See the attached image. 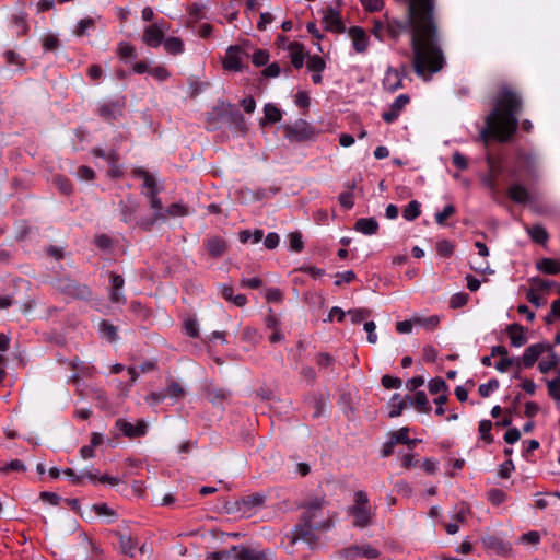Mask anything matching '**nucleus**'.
Segmentation results:
<instances>
[{
    "instance_id": "obj_52",
    "label": "nucleus",
    "mask_w": 560,
    "mask_h": 560,
    "mask_svg": "<svg viewBox=\"0 0 560 560\" xmlns=\"http://www.w3.org/2000/svg\"><path fill=\"white\" fill-rule=\"evenodd\" d=\"M290 247L294 252H301L303 249L302 235L299 232H293L289 235Z\"/></svg>"
},
{
    "instance_id": "obj_51",
    "label": "nucleus",
    "mask_w": 560,
    "mask_h": 560,
    "mask_svg": "<svg viewBox=\"0 0 560 560\" xmlns=\"http://www.w3.org/2000/svg\"><path fill=\"white\" fill-rule=\"evenodd\" d=\"M252 60H253V63L257 67L264 66L269 60V54L264 49H257L253 54Z\"/></svg>"
},
{
    "instance_id": "obj_35",
    "label": "nucleus",
    "mask_w": 560,
    "mask_h": 560,
    "mask_svg": "<svg viewBox=\"0 0 560 560\" xmlns=\"http://www.w3.org/2000/svg\"><path fill=\"white\" fill-rule=\"evenodd\" d=\"M264 237V233L261 230H255L250 232L249 230H244L240 233V241L242 243H247L252 241L254 244L259 243Z\"/></svg>"
},
{
    "instance_id": "obj_26",
    "label": "nucleus",
    "mask_w": 560,
    "mask_h": 560,
    "mask_svg": "<svg viewBox=\"0 0 560 560\" xmlns=\"http://www.w3.org/2000/svg\"><path fill=\"white\" fill-rule=\"evenodd\" d=\"M209 254L213 257L222 256L226 249V243L221 237H211L207 242Z\"/></svg>"
},
{
    "instance_id": "obj_2",
    "label": "nucleus",
    "mask_w": 560,
    "mask_h": 560,
    "mask_svg": "<svg viewBox=\"0 0 560 560\" xmlns=\"http://www.w3.org/2000/svg\"><path fill=\"white\" fill-rule=\"evenodd\" d=\"M522 109V97L509 85H502L498 92L492 112L486 117V127L480 138L487 142L489 137L500 142L508 141L518 126L517 114Z\"/></svg>"
},
{
    "instance_id": "obj_43",
    "label": "nucleus",
    "mask_w": 560,
    "mask_h": 560,
    "mask_svg": "<svg viewBox=\"0 0 560 560\" xmlns=\"http://www.w3.org/2000/svg\"><path fill=\"white\" fill-rule=\"evenodd\" d=\"M12 470L23 471L25 470V465L20 459H13L9 463H3L0 465V472L7 474Z\"/></svg>"
},
{
    "instance_id": "obj_57",
    "label": "nucleus",
    "mask_w": 560,
    "mask_h": 560,
    "mask_svg": "<svg viewBox=\"0 0 560 560\" xmlns=\"http://www.w3.org/2000/svg\"><path fill=\"white\" fill-rule=\"evenodd\" d=\"M514 468V464L511 459L505 460L499 467V476L502 478H509Z\"/></svg>"
},
{
    "instance_id": "obj_21",
    "label": "nucleus",
    "mask_w": 560,
    "mask_h": 560,
    "mask_svg": "<svg viewBox=\"0 0 560 560\" xmlns=\"http://www.w3.org/2000/svg\"><path fill=\"white\" fill-rule=\"evenodd\" d=\"M164 49L167 54L177 56L184 52L185 50V44L182 38L171 36L167 38H164L163 40Z\"/></svg>"
},
{
    "instance_id": "obj_50",
    "label": "nucleus",
    "mask_w": 560,
    "mask_h": 560,
    "mask_svg": "<svg viewBox=\"0 0 560 560\" xmlns=\"http://www.w3.org/2000/svg\"><path fill=\"white\" fill-rule=\"evenodd\" d=\"M547 386L549 395L553 399L560 400V377L548 381Z\"/></svg>"
},
{
    "instance_id": "obj_46",
    "label": "nucleus",
    "mask_w": 560,
    "mask_h": 560,
    "mask_svg": "<svg viewBox=\"0 0 560 560\" xmlns=\"http://www.w3.org/2000/svg\"><path fill=\"white\" fill-rule=\"evenodd\" d=\"M184 394H185V392L179 384H177L175 382H171L166 387L165 396H168L174 399H178V398L183 397Z\"/></svg>"
},
{
    "instance_id": "obj_27",
    "label": "nucleus",
    "mask_w": 560,
    "mask_h": 560,
    "mask_svg": "<svg viewBox=\"0 0 560 560\" xmlns=\"http://www.w3.org/2000/svg\"><path fill=\"white\" fill-rule=\"evenodd\" d=\"M537 268L547 275H557L560 272V261L551 258H544L537 262Z\"/></svg>"
},
{
    "instance_id": "obj_22",
    "label": "nucleus",
    "mask_w": 560,
    "mask_h": 560,
    "mask_svg": "<svg viewBox=\"0 0 560 560\" xmlns=\"http://www.w3.org/2000/svg\"><path fill=\"white\" fill-rule=\"evenodd\" d=\"M508 334L513 347H522L526 343L527 339L522 326L513 324L508 327Z\"/></svg>"
},
{
    "instance_id": "obj_38",
    "label": "nucleus",
    "mask_w": 560,
    "mask_h": 560,
    "mask_svg": "<svg viewBox=\"0 0 560 560\" xmlns=\"http://www.w3.org/2000/svg\"><path fill=\"white\" fill-rule=\"evenodd\" d=\"M265 117L269 122L280 121L282 114L278 107L272 104H266L264 107Z\"/></svg>"
},
{
    "instance_id": "obj_62",
    "label": "nucleus",
    "mask_w": 560,
    "mask_h": 560,
    "mask_svg": "<svg viewBox=\"0 0 560 560\" xmlns=\"http://www.w3.org/2000/svg\"><path fill=\"white\" fill-rule=\"evenodd\" d=\"M336 277L338 278L335 282L336 285H340L341 283H349L351 282L355 275L353 271L351 270H348V271H345V272H341V273H337Z\"/></svg>"
},
{
    "instance_id": "obj_7",
    "label": "nucleus",
    "mask_w": 560,
    "mask_h": 560,
    "mask_svg": "<svg viewBox=\"0 0 560 560\" xmlns=\"http://www.w3.org/2000/svg\"><path fill=\"white\" fill-rule=\"evenodd\" d=\"M56 288L70 298L86 300L91 296L88 285L78 283L69 278H60L56 281Z\"/></svg>"
},
{
    "instance_id": "obj_23",
    "label": "nucleus",
    "mask_w": 560,
    "mask_h": 560,
    "mask_svg": "<svg viewBox=\"0 0 560 560\" xmlns=\"http://www.w3.org/2000/svg\"><path fill=\"white\" fill-rule=\"evenodd\" d=\"M509 197L517 203H526L530 200V196L525 186L514 184L509 189Z\"/></svg>"
},
{
    "instance_id": "obj_5",
    "label": "nucleus",
    "mask_w": 560,
    "mask_h": 560,
    "mask_svg": "<svg viewBox=\"0 0 560 560\" xmlns=\"http://www.w3.org/2000/svg\"><path fill=\"white\" fill-rule=\"evenodd\" d=\"M347 512L352 516V525L354 527H368L371 524L374 514L369 504L368 493L362 490L354 492L353 503L348 508Z\"/></svg>"
},
{
    "instance_id": "obj_17",
    "label": "nucleus",
    "mask_w": 560,
    "mask_h": 560,
    "mask_svg": "<svg viewBox=\"0 0 560 560\" xmlns=\"http://www.w3.org/2000/svg\"><path fill=\"white\" fill-rule=\"evenodd\" d=\"M116 428L129 438L144 435L147 431V424L144 421H139L136 425H133L130 422L119 419L116 421Z\"/></svg>"
},
{
    "instance_id": "obj_63",
    "label": "nucleus",
    "mask_w": 560,
    "mask_h": 560,
    "mask_svg": "<svg viewBox=\"0 0 560 560\" xmlns=\"http://www.w3.org/2000/svg\"><path fill=\"white\" fill-rule=\"evenodd\" d=\"M266 300L268 302H281L282 301V292L277 288L268 289L266 292Z\"/></svg>"
},
{
    "instance_id": "obj_49",
    "label": "nucleus",
    "mask_w": 560,
    "mask_h": 560,
    "mask_svg": "<svg viewBox=\"0 0 560 560\" xmlns=\"http://www.w3.org/2000/svg\"><path fill=\"white\" fill-rule=\"evenodd\" d=\"M149 73L158 81H165L171 75L168 70L163 66H156L154 68H151L149 70Z\"/></svg>"
},
{
    "instance_id": "obj_13",
    "label": "nucleus",
    "mask_w": 560,
    "mask_h": 560,
    "mask_svg": "<svg viewBox=\"0 0 560 560\" xmlns=\"http://www.w3.org/2000/svg\"><path fill=\"white\" fill-rule=\"evenodd\" d=\"M348 35L352 42L353 49L358 54H363L369 47V36L362 27L353 26L348 31Z\"/></svg>"
},
{
    "instance_id": "obj_24",
    "label": "nucleus",
    "mask_w": 560,
    "mask_h": 560,
    "mask_svg": "<svg viewBox=\"0 0 560 560\" xmlns=\"http://www.w3.org/2000/svg\"><path fill=\"white\" fill-rule=\"evenodd\" d=\"M93 154L95 156L103 158V159H105L108 162V165H109V168H110L109 173H110L112 176L116 177V176L120 175L119 167L117 166L118 158H117V154L115 152H110V153L106 154L103 150L95 149L93 151Z\"/></svg>"
},
{
    "instance_id": "obj_20",
    "label": "nucleus",
    "mask_w": 560,
    "mask_h": 560,
    "mask_svg": "<svg viewBox=\"0 0 560 560\" xmlns=\"http://www.w3.org/2000/svg\"><path fill=\"white\" fill-rule=\"evenodd\" d=\"M354 230L364 235H374L378 230V222L374 218H361L355 222Z\"/></svg>"
},
{
    "instance_id": "obj_48",
    "label": "nucleus",
    "mask_w": 560,
    "mask_h": 560,
    "mask_svg": "<svg viewBox=\"0 0 560 560\" xmlns=\"http://www.w3.org/2000/svg\"><path fill=\"white\" fill-rule=\"evenodd\" d=\"M468 302V295L466 293L459 292L453 294L450 299V307L459 308L466 305Z\"/></svg>"
},
{
    "instance_id": "obj_47",
    "label": "nucleus",
    "mask_w": 560,
    "mask_h": 560,
    "mask_svg": "<svg viewBox=\"0 0 560 560\" xmlns=\"http://www.w3.org/2000/svg\"><path fill=\"white\" fill-rule=\"evenodd\" d=\"M399 442L406 443L409 445L415 443L413 441H410V439L408 438V429L407 428H401L393 434L392 444L399 443Z\"/></svg>"
},
{
    "instance_id": "obj_28",
    "label": "nucleus",
    "mask_w": 560,
    "mask_h": 560,
    "mask_svg": "<svg viewBox=\"0 0 560 560\" xmlns=\"http://www.w3.org/2000/svg\"><path fill=\"white\" fill-rule=\"evenodd\" d=\"M526 231H527L528 235L530 236V238L534 242L539 243V244H545L549 236L546 229L539 224L533 225V226H527Z\"/></svg>"
},
{
    "instance_id": "obj_4",
    "label": "nucleus",
    "mask_w": 560,
    "mask_h": 560,
    "mask_svg": "<svg viewBox=\"0 0 560 560\" xmlns=\"http://www.w3.org/2000/svg\"><path fill=\"white\" fill-rule=\"evenodd\" d=\"M135 176L142 179L141 192L147 198L153 214L150 218L142 219L140 225L145 230H150L158 221H164L165 214L163 212L162 200L159 197L161 191L156 180L152 175L142 168L133 171Z\"/></svg>"
},
{
    "instance_id": "obj_12",
    "label": "nucleus",
    "mask_w": 560,
    "mask_h": 560,
    "mask_svg": "<svg viewBox=\"0 0 560 560\" xmlns=\"http://www.w3.org/2000/svg\"><path fill=\"white\" fill-rule=\"evenodd\" d=\"M232 560H267L265 552L245 546L231 548Z\"/></svg>"
},
{
    "instance_id": "obj_6",
    "label": "nucleus",
    "mask_w": 560,
    "mask_h": 560,
    "mask_svg": "<svg viewBox=\"0 0 560 560\" xmlns=\"http://www.w3.org/2000/svg\"><path fill=\"white\" fill-rule=\"evenodd\" d=\"M249 44L230 46L226 49L225 57L222 60L223 68L228 71H241L243 68V57L247 56Z\"/></svg>"
},
{
    "instance_id": "obj_11",
    "label": "nucleus",
    "mask_w": 560,
    "mask_h": 560,
    "mask_svg": "<svg viewBox=\"0 0 560 560\" xmlns=\"http://www.w3.org/2000/svg\"><path fill=\"white\" fill-rule=\"evenodd\" d=\"M323 23L325 30L329 32L342 33L345 31L340 13L332 8L323 10Z\"/></svg>"
},
{
    "instance_id": "obj_40",
    "label": "nucleus",
    "mask_w": 560,
    "mask_h": 560,
    "mask_svg": "<svg viewBox=\"0 0 560 560\" xmlns=\"http://www.w3.org/2000/svg\"><path fill=\"white\" fill-rule=\"evenodd\" d=\"M119 546L124 553L133 556L132 550L136 547V544L131 536L128 535H120L119 537Z\"/></svg>"
},
{
    "instance_id": "obj_31",
    "label": "nucleus",
    "mask_w": 560,
    "mask_h": 560,
    "mask_svg": "<svg viewBox=\"0 0 560 560\" xmlns=\"http://www.w3.org/2000/svg\"><path fill=\"white\" fill-rule=\"evenodd\" d=\"M117 56L121 60L133 59L137 56L136 48L133 45H131L129 43L121 42L118 44V47H117Z\"/></svg>"
},
{
    "instance_id": "obj_10",
    "label": "nucleus",
    "mask_w": 560,
    "mask_h": 560,
    "mask_svg": "<svg viewBox=\"0 0 560 560\" xmlns=\"http://www.w3.org/2000/svg\"><path fill=\"white\" fill-rule=\"evenodd\" d=\"M315 136L313 128L305 121H301L295 126L285 127V137L293 142L310 140Z\"/></svg>"
},
{
    "instance_id": "obj_34",
    "label": "nucleus",
    "mask_w": 560,
    "mask_h": 560,
    "mask_svg": "<svg viewBox=\"0 0 560 560\" xmlns=\"http://www.w3.org/2000/svg\"><path fill=\"white\" fill-rule=\"evenodd\" d=\"M421 213L420 203L417 200L410 201L402 211V217L407 221H412Z\"/></svg>"
},
{
    "instance_id": "obj_41",
    "label": "nucleus",
    "mask_w": 560,
    "mask_h": 560,
    "mask_svg": "<svg viewBox=\"0 0 560 560\" xmlns=\"http://www.w3.org/2000/svg\"><path fill=\"white\" fill-rule=\"evenodd\" d=\"M392 409L389 411V417L395 418L401 415L402 409L407 406V401L399 399L398 395H394L392 398Z\"/></svg>"
},
{
    "instance_id": "obj_19",
    "label": "nucleus",
    "mask_w": 560,
    "mask_h": 560,
    "mask_svg": "<svg viewBox=\"0 0 560 560\" xmlns=\"http://www.w3.org/2000/svg\"><path fill=\"white\" fill-rule=\"evenodd\" d=\"M219 291L222 298L237 307H243L247 303V298L244 294H234L233 288L229 284H221Z\"/></svg>"
},
{
    "instance_id": "obj_42",
    "label": "nucleus",
    "mask_w": 560,
    "mask_h": 560,
    "mask_svg": "<svg viewBox=\"0 0 560 560\" xmlns=\"http://www.w3.org/2000/svg\"><path fill=\"white\" fill-rule=\"evenodd\" d=\"M371 315V311L366 308L350 310L348 316L351 318L353 324L361 323Z\"/></svg>"
},
{
    "instance_id": "obj_44",
    "label": "nucleus",
    "mask_w": 560,
    "mask_h": 560,
    "mask_svg": "<svg viewBox=\"0 0 560 560\" xmlns=\"http://www.w3.org/2000/svg\"><path fill=\"white\" fill-rule=\"evenodd\" d=\"M455 207L453 205H446L441 212L435 214V221L438 224L443 225L446 219L451 218L455 213Z\"/></svg>"
},
{
    "instance_id": "obj_15",
    "label": "nucleus",
    "mask_w": 560,
    "mask_h": 560,
    "mask_svg": "<svg viewBox=\"0 0 560 560\" xmlns=\"http://www.w3.org/2000/svg\"><path fill=\"white\" fill-rule=\"evenodd\" d=\"M546 350H549V345L547 343H535L526 348L524 351L521 363L524 368H530L535 364V362L538 360V358L546 352Z\"/></svg>"
},
{
    "instance_id": "obj_64",
    "label": "nucleus",
    "mask_w": 560,
    "mask_h": 560,
    "mask_svg": "<svg viewBox=\"0 0 560 560\" xmlns=\"http://www.w3.org/2000/svg\"><path fill=\"white\" fill-rule=\"evenodd\" d=\"M209 560H232L231 558V549L222 550L218 552H211L208 555Z\"/></svg>"
},
{
    "instance_id": "obj_14",
    "label": "nucleus",
    "mask_w": 560,
    "mask_h": 560,
    "mask_svg": "<svg viewBox=\"0 0 560 560\" xmlns=\"http://www.w3.org/2000/svg\"><path fill=\"white\" fill-rule=\"evenodd\" d=\"M264 503V497L260 494H252L246 499L236 502L237 511L243 517H250L256 508Z\"/></svg>"
},
{
    "instance_id": "obj_16",
    "label": "nucleus",
    "mask_w": 560,
    "mask_h": 560,
    "mask_svg": "<svg viewBox=\"0 0 560 560\" xmlns=\"http://www.w3.org/2000/svg\"><path fill=\"white\" fill-rule=\"evenodd\" d=\"M409 101L410 98L407 94H400L397 96L396 100L392 103L389 109L383 113V119L386 122H393L396 120Z\"/></svg>"
},
{
    "instance_id": "obj_60",
    "label": "nucleus",
    "mask_w": 560,
    "mask_h": 560,
    "mask_svg": "<svg viewBox=\"0 0 560 560\" xmlns=\"http://www.w3.org/2000/svg\"><path fill=\"white\" fill-rule=\"evenodd\" d=\"M521 540L524 544L537 545L540 541V534L535 530L528 532V533L522 535Z\"/></svg>"
},
{
    "instance_id": "obj_53",
    "label": "nucleus",
    "mask_w": 560,
    "mask_h": 560,
    "mask_svg": "<svg viewBox=\"0 0 560 560\" xmlns=\"http://www.w3.org/2000/svg\"><path fill=\"white\" fill-rule=\"evenodd\" d=\"M401 384H402V382L398 377H394L390 375H384L382 377V385L387 389L399 388L401 386Z\"/></svg>"
},
{
    "instance_id": "obj_29",
    "label": "nucleus",
    "mask_w": 560,
    "mask_h": 560,
    "mask_svg": "<svg viewBox=\"0 0 560 560\" xmlns=\"http://www.w3.org/2000/svg\"><path fill=\"white\" fill-rule=\"evenodd\" d=\"M410 402L420 412L428 413L431 410V406L424 392H417Z\"/></svg>"
},
{
    "instance_id": "obj_32",
    "label": "nucleus",
    "mask_w": 560,
    "mask_h": 560,
    "mask_svg": "<svg viewBox=\"0 0 560 560\" xmlns=\"http://www.w3.org/2000/svg\"><path fill=\"white\" fill-rule=\"evenodd\" d=\"M165 214V220L170 217H184L188 214V209L185 205L180 202H175L168 206L166 209H163Z\"/></svg>"
},
{
    "instance_id": "obj_36",
    "label": "nucleus",
    "mask_w": 560,
    "mask_h": 560,
    "mask_svg": "<svg viewBox=\"0 0 560 560\" xmlns=\"http://www.w3.org/2000/svg\"><path fill=\"white\" fill-rule=\"evenodd\" d=\"M491 428H492V423L490 420H481L480 423H479V428H478V431H479V434H480V438L487 443V444H490L493 442V438L491 435Z\"/></svg>"
},
{
    "instance_id": "obj_18",
    "label": "nucleus",
    "mask_w": 560,
    "mask_h": 560,
    "mask_svg": "<svg viewBox=\"0 0 560 560\" xmlns=\"http://www.w3.org/2000/svg\"><path fill=\"white\" fill-rule=\"evenodd\" d=\"M429 392L431 394H440L438 398L434 399V402L436 405H444L447 401V395L446 392L448 389L446 383L441 377H435L430 380L429 384Z\"/></svg>"
},
{
    "instance_id": "obj_59",
    "label": "nucleus",
    "mask_w": 560,
    "mask_h": 560,
    "mask_svg": "<svg viewBox=\"0 0 560 560\" xmlns=\"http://www.w3.org/2000/svg\"><path fill=\"white\" fill-rule=\"evenodd\" d=\"M375 329L376 325L374 322L371 320L364 324V330L368 332V341L371 343H375L377 341Z\"/></svg>"
},
{
    "instance_id": "obj_54",
    "label": "nucleus",
    "mask_w": 560,
    "mask_h": 560,
    "mask_svg": "<svg viewBox=\"0 0 560 560\" xmlns=\"http://www.w3.org/2000/svg\"><path fill=\"white\" fill-rule=\"evenodd\" d=\"M77 177L79 179H82V180H92L95 176V173L94 171L89 167V166H80L78 170H77Z\"/></svg>"
},
{
    "instance_id": "obj_3",
    "label": "nucleus",
    "mask_w": 560,
    "mask_h": 560,
    "mask_svg": "<svg viewBox=\"0 0 560 560\" xmlns=\"http://www.w3.org/2000/svg\"><path fill=\"white\" fill-rule=\"evenodd\" d=\"M325 504L324 498L313 499L306 503L301 523L290 533L292 544L301 539L310 541L315 530H327L334 526L331 517L324 511Z\"/></svg>"
},
{
    "instance_id": "obj_56",
    "label": "nucleus",
    "mask_w": 560,
    "mask_h": 560,
    "mask_svg": "<svg viewBox=\"0 0 560 560\" xmlns=\"http://www.w3.org/2000/svg\"><path fill=\"white\" fill-rule=\"evenodd\" d=\"M280 237L277 233H268L267 236L264 240V244L266 248L273 249L279 245Z\"/></svg>"
},
{
    "instance_id": "obj_55",
    "label": "nucleus",
    "mask_w": 560,
    "mask_h": 560,
    "mask_svg": "<svg viewBox=\"0 0 560 560\" xmlns=\"http://www.w3.org/2000/svg\"><path fill=\"white\" fill-rule=\"evenodd\" d=\"M488 498L493 504L499 505L505 501V493L500 489H492L489 491Z\"/></svg>"
},
{
    "instance_id": "obj_25",
    "label": "nucleus",
    "mask_w": 560,
    "mask_h": 560,
    "mask_svg": "<svg viewBox=\"0 0 560 560\" xmlns=\"http://www.w3.org/2000/svg\"><path fill=\"white\" fill-rule=\"evenodd\" d=\"M546 352H548V355L544 358L538 365L539 371L541 373H548L549 371L555 369L560 362V357L553 352L550 346L549 350H546Z\"/></svg>"
},
{
    "instance_id": "obj_58",
    "label": "nucleus",
    "mask_w": 560,
    "mask_h": 560,
    "mask_svg": "<svg viewBox=\"0 0 560 560\" xmlns=\"http://www.w3.org/2000/svg\"><path fill=\"white\" fill-rule=\"evenodd\" d=\"M521 439V432L516 428L509 429L504 434V441L508 444H514Z\"/></svg>"
},
{
    "instance_id": "obj_30",
    "label": "nucleus",
    "mask_w": 560,
    "mask_h": 560,
    "mask_svg": "<svg viewBox=\"0 0 560 560\" xmlns=\"http://www.w3.org/2000/svg\"><path fill=\"white\" fill-rule=\"evenodd\" d=\"M98 331L108 341H115L117 338V328L106 320H101L98 323Z\"/></svg>"
},
{
    "instance_id": "obj_1",
    "label": "nucleus",
    "mask_w": 560,
    "mask_h": 560,
    "mask_svg": "<svg viewBox=\"0 0 560 560\" xmlns=\"http://www.w3.org/2000/svg\"><path fill=\"white\" fill-rule=\"evenodd\" d=\"M434 9V0H408L413 70L424 80L439 72L444 66Z\"/></svg>"
},
{
    "instance_id": "obj_37",
    "label": "nucleus",
    "mask_w": 560,
    "mask_h": 560,
    "mask_svg": "<svg viewBox=\"0 0 560 560\" xmlns=\"http://www.w3.org/2000/svg\"><path fill=\"white\" fill-rule=\"evenodd\" d=\"M94 26V20L92 18H84L80 20L73 31L78 37L84 36L90 28Z\"/></svg>"
},
{
    "instance_id": "obj_45",
    "label": "nucleus",
    "mask_w": 560,
    "mask_h": 560,
    "mask_svg": "<svg viewBox=\"0 0 560 560\" xmlns=\"http://www.w3.org/2000/svg\"><path fill=\"white\" fill-rule=\"evenodd\" d=\"M499 388V381L495 378L490 380L488 383L481 384L478 388L482 397H488L492 392Z\"/></svg>"
},
{
    "instance_id": "obj_33",
    "label": "nucleus",
    "mask_w": 560,
    "mask_h": 560,
    "mask_svg": "<svg viewBox=\"0 0 560 560\" xmlns=\"http://www.w3.org/2000/svg\"><path fill=\"white\" fill-rule=\"evenodd\" d=\"M291 62L295 68H302L304 63L305 54L300 45L290 46Z\"/></svg>"
},
{
    "instance_id": "obj_61",
    "label": "nucleus",
    "mask_w": 560,
    "mask_h": 560,
    "mask_svg": "<svg viewBox=\"0 0 560 560\" xmlns=\"http://www.w3.org/2000/svg\"><path fill=\"white\" fill-rule=\"evenodd\" d=\"M438 252L444 257H448L453 253V245L447 241H441L438 243Z\"/></svg>"
},
{
    "instance_id": "obj_8",
    "label": "nucleus",
    "mask_w": 560,
    "mask_h": 560,
    "mask_svg": "<svg viewBox=\"0 0 560 560\" xmlns=\"http://www.w3.org/2000/svg\"><path fill=\"white\" fill-rule=\"evenodd\" d=\"M406 72V65H402L399 69L388 67L383 79V88L392 93L397 91L402 86V79Z\"/></svg>"
},
{
    "instance_id": "obj_9",
    "label": "nucleus",
    "mask_w": 560,
    "mask_h": 560,
    "mask_svg": "<svg viewBox=\"0 0 560 560\" xmlns=\"http://www.w3.org/2000/svg\"><path fill=\"white\" fill-rule=\"evenodd\" d=\"M165 23H155L145 27L142 36L143 43L149 47H159L164 40Z\"/></svg>"
},
{
    "instance_id": "obj_39",
    "label": "nucleus",
    "mask_w": 560,
    "mask_h": 560,
    "mask_svg": "<svg viewBox=\"0 0 560 560\" xmlns=\"http://www.w3.org/2000/svg\"><path fill=\"white\" fill-rule=\"evenodd\" d=\"M306 66L310 71L322 72L325 69L326 63L322 57L314 55L308 57Z\"/></svg>"
}]
</instances>
